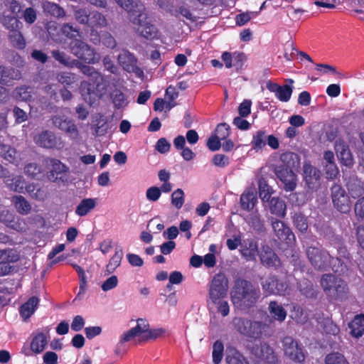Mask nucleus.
Listing matches in <instances>:
<instances>
[{
	"label": "nucleus",
	"mask_w": 364,
	"mask_h": 364,
	"mask_svg": "<svg viewBox=\"0 0 364 364\" xmlns=\"http://www.w3.org/2000/svg\"><path fill=\"white\" fill-rule=\"evenodd\" d=\"M233 305L241 311H249L256 306L261 298L259 287L252 282L242 278H237L230 291Z\"/></svg>",
	"instance_id": "1"
},
{
	"label": "nucleus",
	"mask_w": 364,
	"mask_h": 364,
	"mask_svg": "<svg viewBox=\"0 0 364 364\" xmlns=\"http://www.w3.org/2000/svg\"><path fill=\"white\" fill-rule=\"evenodd\" d=\"M307 257L311 265L318 270L325 271L328 267L340 274L346 273L348 267L339 257H332L325 250L316 247H309L306 250Z\"/></svg>",
	"instance_id": "2"
},
{
	"label": "nucleus",
	"mask_w": 364,
	"mask_h": 364,
	"mask_svg": "<svg viewBox=\"0 0 364 364\" xmlns=\"http://www.w3.org/2000/svg\"><path fill=\"white\" fill-rule=\"evenodd\" d=\"M320 283L324 293L331 300L343 301L348 298V284L341 278L333 274H325L322 275Z\"/></svg>",
	"instance_id": "3"
},
{
	"label": "nucleus",
	"mask_w": 364,
	"mask_h": 364,
	"mask_svg": "<svg viewBox=\"0 0 364 364\" xmlns=\"http://www.w3.org/2000/svg\"><path fill=\"white\" fill-rule=\"evenodd\" d=\"M137 11L135 16L131 18L132 23L135 25L136 32L142 38L152 41L158 38L159 30L149 19L145 12L146 8L143 4L136 6Z\"/></svg>",
	"instance_id": "4"
},
{
	"label": "nucleus",
	"mask_w": 364,
	"mask_h": 364,
	"mask_svg": "<svg viewBox=\"0 0 364 364\" xmlns=\"http://www.w3.org/2000/svg\"><path fill=\"white\" fill-rule=\"evenodd\" d=\"M233 324L242 335L252 338H261L266 325L262 321H252L246 318H235Z\"/></svg>",
	"instance_id": "5"
},
{
	"label": "nucleus",
	"mask_w": 364,
	"mask_h": 364,
	"mask_svg": "<svg viewBox=\"0 0 364 364\" xmlns=\"http://www.w3.org/2000/svg\"><path fill=\"white\" fill-rule=\"evenodd\" d=\"M228 280L223 274H215L210 284L208 296L213 304L223 299L228 294Z\"/></svg>",
	"instance_id": "6"
},
{
	"label": "nucleus",
	"mask_w": 364,
	"mask_h": 364,
	"mask_svg": "<svg viewBox=\"0 0 364 364\" xmlns=\"http://www.w3.org/2000/svg\"><path fill=\"white\" fill-rule=\"evenodd\" d=\"M284 355L294 362L304 364L306 355L304 349L291 336H284L282 341Z\"/></svg>",
	"instance_id": "7"
},
{
	"label": "nucleus",
	"mask_w": 364,
	"mask_h": 364,
	"mask_svg": "<svg viewBox=\"0 0 364 364\" xmlns=\"http://www.w3.org/2000/svg\"><path fill=\"white\" fill-rule=\"evenodd\" d=\"M80 93L83 99L92 104L97 98H101L106 90L104 82L99 84L94 80L82 81L80 87Z\"/></svg>",
	"instance_id": "8"
},
{
	"label": "nucleus",
	"mask_w": 364,
	"mask_h": 364,
	"mask_svg": "<svg viewBox=\"0 0 364 364\" xmlns=\"http://www.w3.org/2000/svg\"><path fill=\"white\" fill-rule=\"evenodd\" d=\"M331 191L334 208L341 213H349L351 208V201L346 190L341 185L335 183Z\"/></svg>",
	"instance_id": "9"
},
{
	"label": "nucleus",
	"mask_w": 364,
	"mask_h": 364,
	"mask_svg": "<svg viewBox=\"0 0 364 364\" xmlns=\"http://www.w3.org/2000/svg\"><path fill=\"white\" fill-rule=\"evenodd\" d=\"M71 53L76 57L88 63L95 60L94 50L80 39H73L70 43Z\"/></svg>",
	"instance_id": "10"
},
{
	"label": "nucleus",
	"mask_w": 364,
	"mask_h": 364,
	"mask_svg": "<svg viewBox=\"0 0 364 364\" xmlns=\"http://www.w3.org/2000/svg\"><path fill=\"white\" fill-rule=\"evenodd\" d=\"M34 141L37 145L45 149H60L64 146L61 139L49 130L39 133L34 138Z\"/></svg>",
	"instance_id": "11"
},
{
	"label": "nucleus",
	"mask_w": 364,
	"mask_h": 364,
	"mask_svg": "<svg viewBox=\"0 0 364 364\" xmlns=\"http://www.w3.org/2000/svg\"><path fill=\"white\" fill-rule=\"evenodd\" d=\"M261 285L264 292L267 295H284L288 289L287 283L275 275L268 277L262 282Z\"/></svg>",
	"instance_id": "12"
},
{
	"label": "nucleus",
	"mask_w": 364,
	"mask_h": 364,
	"mask_svg": "<svg viewBox=\"0 0 364 364\" xmlns=\"http://www.w3.org/2000/svg\"><path fill=\"white\" fill-rule=\"evenodd\" d=\"M271 225L275 235L281 242L291 245L295 242V236L289 226L283 221L272 218Z\"/></svg>",
	"instance_id": "13"
},
{
	"label": "nucleus",
	"mask_w": 364,
	"mask_h": 364,
	"mask_svg": "<svg viewBox=\"0 0 364 364\" xmlns=\"http://www.w3.org/2000/svg\"><path fill=\"white\" fill-rule=\"evenodd\" d=\"M274 173L282 184V189L286 192L294 191L297 186V176L294 171H287L282 167H275Z\"/></svg>",
	"instance_id": "14"
},
{
	"label": "nucleus",
	"mask_w": 364,
	"mask_h": 364,
	"mask_svg": "<svg viewBox=\"0 0 364 364\" xmlns=\"http://www.w3.org/2000/svg\"><path fill=\"white\" fill-rule=\"evenodd\" d=\"M51 121L55 127L64 131L72 139L78 137L77 126L65 115H54L51 117Z\"/></svg>",
	"instance_id": "15"
},
{
	"label": "nucleus",
	"mask_w": 364,
	"mask_h": 364,
	"mask_svg": "<svg viewBox=\"0 0 364 364\" xmlns=\"http://www.w3.org/2000/svg\"><path fill=\"white\" fill-rule=\"evenodd\" d=\"M261 264L267 268L277 269L281 266V260L274 250L267 245H262L259 253Z\"/></svg>",
	"instance_id": "16"
},
{
	"label": "nucleus",
	"mask_w": 364,
	"mask_h": 364,
	"mask_svg": "<svg viewBox=\"0 0 364 364\" xmlns=\"http://www.w3.org/2000/svg\"><path fill=\"white\" fill-rule=\"evenodd\" d=\"M304 180L310 189H316L318 187L321 178V172L309 162H305L303 166Z\"/></svg>",
	"instance_id": "17"
},
{
	"label": "nucleus",
	"mask_w": 364,
	"mask_h": 364,
	"mask_svg": "<svg viewBox=\"0 0 364 364\" xmlns=\"http://www.w3.org/2000/svg\"><path fill=\"white\" fill-rule=\"evenodd\" d=\"M252 353L264 360L267 363L275 364L277 362V357L273 349L264 342H261L259 345L253 346Z\"/></svg>",
	"instance_id": "18"
},
{
	"label": "nucleus",
	"mask_w": 364,
	"mask_h": 364,
	"mask_svg": "<svg viewBox=\"0 0 364 364\" xmlns=\"http://www.w3.org/2000/svg\"><path fill=\"white\" fill-rule=\"evenodd\" d=\"M276 167H282L294 172L300 167V157L292 151L284 152L280 156V164Z\"/></svg>",
	"instance_id": "19"
},
{
	"label": "nucleus",
	"mask_w": 364,
	"mask_h": 364,
	"mask_svg": "<svg viewBox=\"0 0 364 364\" xmlns=\"http://www.w3.org/2000/svg\"><path fill=\"white\" fill-rule=\"evenodd\" d=\"M47 343L48 340L46 336L42 332L37 333L33 336L30 345V350L24 348L22 352L26 356L31 355L30 351L36 354H39L44 350Z\"/></svg>",
	"instance_id": "20"
},
{
	"label": "nucleus",
	"mask_w": 364,
	"mask_h": 364,
	"mask_svg": "<svg viewBox=\"0 0 364 364\" xmlns=\"http://www.w3.org/2000/svg\"><path fill=\"white\" fill-rule=\"evenodd\" d=\"M21 77V73L18 70L0 65V84L10 85L14 80Z\"/></svg>",
	"instance_id": "21"
},
{
	"label": "nucleus",
	"mask_w": 364,
	"mask_h": 364,
	"mask_svg": "<svg viewBox=\"0 0 364 364\" xmlns=\"http://www.w3.org/2000/svg\"><path fill=\"white\" fill-rule=\"evenodd\" d=\"M350 334L352 337L359 339L364 336V314H358L348 323Z\"/></svg>",
	"instance_id": "22"
},
{
	"label": "nucleus",
	"mask_w": 364,
	"mask_h": 364,
	"mask_svg": "<svg viewBox=\"0 0 364 364\" xmlns=\"http://www.w3.org/2000/svg\"><path fill=\"white\" fill-rule=\"evenodd\" d=\"M21 28H17L8 32V40L10 45L17 49L23 50L26 46V40L21 32Z\"/></svg>",
	"instance_id": "23"
},
{
	"label": "nucleus",
	"mask_w": 364,
	"mask_h": 364,
	"mask_svg": "<svg viewBox=\"0 0 364 364\" xmlns=\"http://www.w3.org/2000/svg\"><path fill=\"white\" fill-rule=\"evenodd\" d=\"M268 202L269 203V211L272 214L281 218H285L287 206L283 200L279 197H273Z\"/></svg>",
	"instance_id": "24"
},
{
	"label": "nucleus",
	"mask_w": 364,
	"mask_h": 364,
	"mask_svg": "<svg viewBox=\"0 0 364 364\" xmlns=\"http://www.w3.org/2000/svg\"><path fill=\"white\" fill-rule=\"evenodd\" d=\"M39 303V299L33 296L30 297L26 302L23 304L19 309V312L22 318L27 319L34 313Z\"/></svg>",
	"instance_id": "25"
},
{
	"label": "nucleus",
	"mask_w": 364,
	"mask_h": 364,
	"mask_svg": "<svg viewBox=\"0 0 364 364\" xmlns=\"http://www.w3.org/2000/svg\"><path fill=\"white\" fill-rule=\"evenodd\" d=\"M11 202L19 214L26 215L31 212V205L23 196L21 195L14 196Z\"/></svg>",
	"instance_id": "26"
},
{
	"label": "nucleus",
	"mask_w": 364,
	"mask_h": 364,
	"mask_svg": "<svg viewBox=\"0 0 364 364\" xmlns=\"http://www.w3.org/2000/svg\"><path fill=\"white\" fill-rule=\"evenodd\" d=\"M346 186L353 198L363 197L364 194V184L357 177L350 178Z\"/></svg>",
	"instance_id": "27"
},
{
	"label": "nucleus",
	"mask_w": 364,
	"mask_h": 364,
	"mask_svg": "<svg viewBox=\"0 0 364 364\" xmlns=\"http://www.w3.org/2000/svg\"><path fill=\"white\" fill-rule=\"evenodd\" d=\"M0 156L9 163L17 164L18 162V154L10 145L0 144Z\"/></svg>",
	"instance_id": "28"
},
{
	"label": "nucleus",
	"mask_w": 364,
	"mask_h": 364,
	"mask_svg": "<svg viewBox=\"0 0 364 364\" xmlns=\"http://www.w3.org/2000/svg\"><path fill=\"white\" fill-rule=\"evenodd\" d=\"M97 205V198L82 199L75 209V214L80 217L85 216Z\"/></svg>",
	"instance_id": "29"
},
{
	"label": "nucleus",
	"mask_w": 364,
	"mask_h": 364,
	"mask_svg": "<svg viewBox=\"0 0 364 364\" xmlns=\"http://www.w3.org/2000/svg\"><path fill=\"white\" fill-rule=\"evenodd\" d=\"M26 192L31 196V198L43 201L48 196V192L46 189L41 187L38 183H31L26 186Z\"/></svg>",
	"instance_id": "30"
},
{
	"label": "nucleus",
	"mask_w": 364,
	"mask_h": 364,
	"mask_svg": "<svg viewBox=\"0 0 364 364\" xmlns=\"http://www.w3.org/2000/svg\"><path fill=\"white\" fill-rule=\"evenodd\" d=\"M268 309L270 315L274 319L279 322H282L286 319L287 311L282 306L279 305L277 301H270L269 304Z\"/></svg>",
	"instance_id": "31"
},
{
	"label": "nucleus",
	"mask_w": 364,
	"mask_h": 364,
	"mask_svg": "<svg viewBox=\"0 0 364 364\" xmlns=\"http://www.w3.org/2000/svg\"><path fill=\"white\" fill-rule=\"evenodd\" d=\"M0 23L8 30V32L23 27L22 23L19 21L17 16L6 15L5 13L0 16Z\"/></svg>",
	"instance_id": "32"
},
{
	"label": "nucleus",
	"mask_w": 364,
	"mask_h": 364,
	"mask_svg": "<svg viewBox=\"0 0 364 364\" xmlns=\"http://www.w3.org/2000/svg\"><path fill=\"white\" fill-rule=\"evenodd\" d=\"M107 24L105 16L97 11L90 12L88 27L92 29L103 28Z\"/></svg>",
	"instance_id": "33"
},
{
	"label": "nucleus",
	"mask_w": 364,
	"mask_h": 364,
	"mask_svg": "<svg viewBox=\"0 0 364 364\" xmlns=\"http://www.w3.org/2000/svg\"><path fill=\"white\" fill-rule=\"evenodd\" d=\"M24 173L32 179L40 180L44 176L45 171L41 166L36 163H29L25 166Z\"/></svg>",
	"instance_id": "34"
},
{
	"label": "nucleus",
	"mask_w": 364,
	"mask_h": 364,
	"mask_svg": "<svg viewBox=\"0 0 364 364\" xmlns=\"http://www.w3.org/2000/svg\"><path fill=\"white\" fill-rule=\"evenodd\" d=\"M241 253L247 260L255 259L256 256L259 255L257 242L254 240L246 242L241 250Z\"/></svg>",
	"instance_id": "35"
},
{
	"label": "nucleus",
	"mask_w": 364,
	"mask_h": 364,
	"mask_svg": "<svg viewBox=\"0 0 364 364\" xmlns=\"http://www.w3.org/2000/svg\"><path fill=\"white\" fill-rule=\"evenodd\" d=\"M43 11L56 18H61L65 16V12L63 8L58 4L50 2L45 1L43 3Z\"/></svg>",
	"instance_id": "36"
},
{
	"label": "nucleus",
	"mask_w": 364,
	"mask_h": 364,
	"mask_svg": "<svg viewBox=\"0 0 364 364\" xmlns=\"http://www.w3.org/2000/svg\"><path fill=\"white\" fill-rule=\"evenodd\" d=\"M257 203V198L252 192L242 193L240 196V205L245 210H251Z\"/></svg>",
	"instance_id": "37"
},
{
	"label": "nucleus",
	"mask_w": 364,
	"mask_h": 364,
	"mask_svg": "<svg viewBox=\"0 0 364 364\" xmlns=\"http://www.w3.org/2000/svg\"><path fill=\"white\" fill-rule=\"evenodd\" d=\"M46 164L51 167L50 173L53 176L55 174H60L67 171L68 168L60 160L53 158H48L45 160Z\"/></svg>",
	"instance_id": "38"
},
{
	"label": "nucleus",
	"mask_w": 364,
	"mask_h": 364,
	"mask_svg": "<svg viewBox=\"0 0 364 364\" xmlns=\"http://www.w3.org/2000/svg\"><path fill=\"white\" fill-rule=\"evenodd\" d=\"M225 360L228 364H249L245 357L236 349L228 352Z\"/></svg>",
	"instance_id": "39"
},
{
	"label": "nucleus",
	"mask_w": 364,
	"mask_h": 364,
	"mask_svg": "<svg viewBox=\"0 0 364 364\" xmlns=\"http://www.w3.org/2000/svg\"><path fill=\"white\" fill-rule=\"evenodd\" d=\"M267 134L264 130L257 131L252 137L251 141L252 146L254 149H262L267 144Z\"/></svg>",
	"instance_id": "40"
},
{
	"label": "nucleus",
	"mask_w": 364,
	"mask_h": 364,
	"mask_svg": "<svg viewBox=\"0 0 364 364\" xmlns=\"http://www.w3.org/2000/svg\"><path fill=\"white\" fill-rule=\"evenodd\" d=\"M259 196L263 202H267L271 198L273 190L264 178H261L258 182Z\"/></svg>",
	"instance_id": "41"
},
{
	"label": "nucleus",
	"mask_w": 364,
	"mask_h": 364,
	"mask_svg": "<svg viewBox=\"0 0 364 364\" xmlns=\"http://www.w3.org/2000/svg\"><path fill=\"white\" fill-rule=\"evenodd\" d=\"M81 71L89 77V80H94L97 84H99V82H105L104 76L92 66L82 65Z\"/></svg>",
	"instance_id": "42"
},
{
	"label": "nucleus",
	"mask_w": 364,
	"mask_h": 364,
	"mask_svg": "<svg viewBox=\"0 0 364 364\" xmlns=\"http://www.w3.org/2000/svg\"><path fill=\"white\" fill-rule=\"evenodd\" d=\"M110 97L116 109H120L127 105L124 94L119 90H115L110 94Z\"/></svg>",
	"instance_id": "43"
},
{
	"label": "nucleus",
	"mask_w": 364,
	"mask_h": 364,
	"mask_svg": "<svg viewBox=\"0 0 364 364\" xmlns=\"http://www.w3.org/2000/svg\"><path fill=\"white\" fill-rule=\"evenodd\" d=\"M292 218L296 228L301 232H306L309 227L306 217L301 212H297L294 213Z\"/></svg>",
	"instance_id": "44"
},
{
	"label": "nucleus",
	"mask_w": 364,
	"mask_h": 364,
	"mask_svg": "<svg viewBox=\"0 0 364 364\" xmlns=\"http://www.w3.org/2000/svg\"><path fill=\"white\" fill-rule=\"evenodd\" d=\"M8 187L13 191L23 193L26 186H24V180L21 176H15L11 178H7L6 181Z\"/></svg>",
	"instance_id": "45"
},
{
	"label": "nucleus",
	"mask_w": 364,
	"mask_h": 364,
	"mask_svg": "<svg viewBox=\"0 0 364 364\" xmlns=\"http://www.w3.org/2000/svg\"><path fill=\"white\" fill-rule=\"evenodd\" d=\"M325 364H350L345 356L339 352L327 354L324 358Z\"/></svg>",
	"instance_id": "46"
},
{
	"label": "nucleus",
	"mask_w": 364,
	"mask_h": 364,
	"mask_svg": "<svg viewBox=\"0 0 364 364\" xmlns=\"http://www.w3.org/2000/svg\"><path fill=\"white\" fill-rule=\"evenodd\" d=\"M116 3L123 9L128 11L130 14L131 18L137 14V7L136 6H139L141 4L134 3L133 0H118Z\"/></svg>",
	"instance_id": "47"
},
{
	"label": "nucleus",
	"mask_w": 364,
	"mask_h": 364,
	"mask_svg": "<svg viewBox=\"0 0 364 364\" xmlns=\"http://www.w3.org/2000/svg\"><path fill=\"white\" fill-rule=\"evenodd\" d=\"M62 33L68 38L77 39V36H80V31L79 28L74 27L70 23H64L60 29Z\"/></svg>",
	"instance_id": "48"
},
{
	"label": "nucleus",
	"mask_w": 364,
	"mask_h": 364,
	"mask_svg": "<svg viewBox=\"0 0 364 364\" xmlns=\"http://www.w3.org/2000/svg\"><path fill=\"white\" fill-rule=\"evenodd\" d=\"M122 256V250H120L115 252L107 264L106 269L108 273H112L120 265Z\"/></svg>",
	"instance_id": "49"
},
{
	"label": "nucleus",
	"mask_w": 364,
	"mask_h": 364,
	"mask_svg": "<svg viewBox=\"0 0 364 364\" xmlns=\"http://www.w3.org/2000/svg\"><path fill=\"white\" fill-rule=\"evenodd\" d=\"M224 346L222 341H216L213 346V361L214 364H219L223 357Z\"/></svg>",
	"instance_id": "50"
},
{
	"label": "nucleus",
	"mask_w": 364,
	"mask_h": 364,
	"mask_svg": "<svg viewBox=\"0 0 364 364\" xmlns=\"http://www.w3.org/2000/svg\"><path fill=\"white\" fill-rule=\"evenodd\" d=\"M185 202L184 192L181 188L175 190L171 194V204L177 209H181Z\"/></svg>",
	"instance_id": "51"
},
{
	"label": "nucleus",
	"mask_w": 364,
	"mask_h": 364,
	"mask_svg": "<svg viewBox=\"0 0 364 364\" xmlns=\"http://www.w3.org/2000/svg\"><path fill=\"white\" fill-rule=\"evenodd\" d=\"M247 61V56L242 52L235 51L233 53L232 67L237 72L242 70Z\"/></svg>",
	"instance_id": "52"
},
{
	"label": "nucleus",
	"mask_w": 364,
	"mask_h": 364,
	"mask_svg": "<svg viewBox=\"0 0 364 364\" xmlns=\"http://www.w3.org/2000/svg\"><path fill=\"white\" fill-rule=\"evenodd\" d=\"M29 87L21 86L15 88L14 91V97L20 101H28L31 98Z\"/></svg>",
	"instance_id": "53"
},
{
	"label": "nucleus",
	"mask_w": 364,
	"mask_h": 364,
	"mask_svg": "<svg viewBox=\"0 0 364 364\" xmlns=\"http://www.w3.org/2000/svg\"><path fill=\"white\" fill-rule=\"evenodd\" d=\"M52 56L59 63L65 66H73L75 60H71L70 58L64 52L59 50H54L52 51Z\"/></svg>",
	"instance_id": "54"
},
{
	"label": "nucleus",
	"mask_w": 364,
	"mask_h": 364,
	"mask_svg": "<svg viewBox=\"0 0 364 364\" xmlns=\"http://www.w3.org/2000/svg\"><path fill=\"white\" fill-rule=\"evenodd\" d=\"M58 81L65 85H71L77 80L76 75L69 72H61L57 75Z\"/></svg>",
	"instance_id": "55"
},
{
	"label": "nucleus",
	"mask_w": 364,
	"mask_h": 364,
	"mask_svg": "<svg viewBox=\"0 0 364 364\" xmlns=\"http://www.w3.org/2000/svg\"><path fill=\"white\" fill-rule=\"evenodd\" d=\"M292 94V88L288 85L279 86L276 97L282 102H288Z\"/></svg>",
	"instance_id": "56"
},
{
	"label": "nucleus",
	"mask_w": 364,
	"mask_h": 364,
	"mask_svg": "<svg viewBox=\"0 0 364 364\" xmlns=\"http://www.w3.org/2000/svg\"><path fill=\"white\" fill-rule=\"evenodd\" d=\"M165 333V330L164 328H155V329H149L148 328L146 333L141 336V341H147L149 340H155L159 337H161Z\"/></svg>",
	"instance_id": "57"
},
{
	"label": "nucleus",
	"mask_w": 364,
	"mask_h": 364,
	"mask_svg": "<svg viewBox=\"0 0 364 364\" xmlns=\"http://www.w3.org/2000/svg\"><path fill=\"white\" fill-rule=\"evenodd\" d=\"M136 326L135 327L132 328V330L136 333V334L139 336H143L146 333L148 328H149V324L147 320L144 318H139L136 321Z\"/></svg>",
	"instance_id": "58"
},
{
	"label": "nucleus",
	"mask_w": 364,
	"mask_h": 364,
	"mask_svg": "<svg viewBox=\"0 0 364 364\" xmlns=\"http://www.w3.org/2000/svg\"><path fill=\"white\" fill-rule=\"evenodd\" d=\"M336 152L338 156L343 162V164H345L346 166H349L352 164L351 154L348 147L343 146L341 148V150H339V148H337Z\"/></svg>",
	"instance_id": "59"
},
{
	"label": "nucleus",
	"mask_w": 364,
	"mask_h": 364,
	"mask_svg": "<svg viewBox=\"0 0 364 364\" xmlns=\"http://www.w3.org/2000/svg\"><path fill=\"white\" fill-rule=\"evenodd\" d=\"M230 134V127L226 123H220L218 124L215 130V134L216 136L222 140L226 139Z\"/></svg>",
	"instance_id": "60"
},
{
	"label": "nucleus",
	"mask_w": 364,
	"mask_h": 364,
	"mask_svg": "<svg viewBox=\"0 0 364 364\" xmlns=\"http://www.w3.org/2000/svg\"><path fill=\"white\" fill-rule=\"evenodd\" d=\"M212 162L217 167L224 168L229 165L230 159L225 154H217L213 156Z\"/></svg>",
	"instance_id": "61"
},
{
	"label": "nucleus",
	"mask_w": 364,
	"mask_h": 364,
	"mask_svg": "<svg viewBox=\"0 0 364 364\" xmlns=\"http://www.w3.org/2000/svg\"><path fill=\"white\" fill-rule=\"evenodd\" d=\"M354 211L357 220L360 222H364V197L360 198L356 201Z\"/></svg>",
	"instance_id": "62"
},
{
	"label": "nucleus",
	"mask_w": 364,
	"mask_h": 364,
	"mask_svg": "<svg viewBox=\"0 0 364 364\" xmlns=\"http://www.w3.org/2000/svg\"><path fill=\"white\" fill-rule=\"evenodd\" d=\"M75 20L80 24L88 26L90 19V13L83 9H79L74 14Z\"/></svg>",
	"instance_id": "63"
},
{
	"label": "nucleus",
	"mask_w": 364,
	"mask_h": 364,
	"mask_svg": "<svg viewBox=\"0 0 364 364\" xmlns=\"http://www.w3.org/2000/svg\"><path fill=\"white\" fill-rule=\"evenodd\" d=\"M18 255L13 250L0 251V259H4L9 263L15 262L18 260Z\"/></svg>",
	"instance_id": "64"
}]
</instances>
